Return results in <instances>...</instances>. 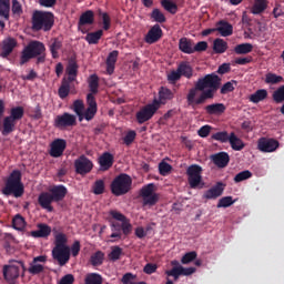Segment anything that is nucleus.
<instances>
[{
    "label": "nucleus",
    "mask_w": 284,
    "mask_h": 284,
    "mask_svg": "<svg viewBox=\"0 0 284 284\" xmlns=\"http://www.w3.org/2000/svg\"><path fill=\"white\" fill-rule=\"evenodd\" d=\"M54 247L51 252L53 261L58 262L60 267L70 263V246H68V236L64 233L55 235Z\"/></svg>",
    "instance_id": "nucleus-3"
},
{
    "label": "nucleus",
    "mask_w": 284,
    "mask_h": 284,
    "mask_svg": "<svg viewBox=\"0 0 284 284\" xmlns=\"http://www.w3.org/2000/svg\"><path fill=\"white\" fill-rule=\"evenodd\" d=\"M12 227L13 230H18V232H22L26 229V219L21 214H17L12 219Z\"/></svg>",
    "instance_id": "nucleus-45"
},
{
    "label": "nucleus",
    "mask_w": 284,
    "mask_h": 284,
    "mask_svg": "<svg viewBox=\"0 0 284 284\" xmlns=\"http://www.w3.org/2000/svg\"><path fill=\"white\" fill-rule=\"evenodd\" d=\"M229 143L232 150H234L235 152H241V150L245 148V142H243V140L236 136V133L234 132L230 133Z\"/></svg>",
    "instance_id": "nucleus-33"
},
{
    "label": "nucleus",
    "mask_w": 284,
    "mask_h": 284,
    "mask_svg": "<svg viewBox=\"0 0 284 284\" xmlns=\"http://www.w3.org/2000/svg\"><path fill=\"white\" fill-rule=\"evenodd\" d=\"M247 179H252V173L250 172V170H245L237 173L234 176L233 181L234 183H242V181H247Z\"/></svg>",
    "instance_id": "nucleus-56"
},
{
    "label": "nucleus",
    "mask_w": 284,
    "mask_h": 284,
    "mask_svg": "<svg viewBox=\"0 0 284 284\" xmlns=\"http://www.w3.org/2000/svg\"><path fill=\"white\" fill-rule=\"evenodd\" d=\"M151 19H153L156 23H165V21H168L165 14H163V12H161L159 9H153L151 12Z\"/></svg>",
    "instance_id": "nucleus-54"
},
{
    "label": "nucleus",
    "mask_w": 284,
    "mask_h": 284,
    "mask_svg": "<svg viewBox=\"0 0 284 284\" xmlns=\"http://www.w3.org/2000/svg\"><path fill=\"white\" fill-rule=\"evenodd\" d=\"M267 10V0H255L251 12L252 14H263Z\"/></svg>",
    "instance_id": "nucleus-41"
},
{
    "label": "nucleus",
    "mask_w": 284,
    "mask_h": 284,
    "mask_svg": "<svg viewBox=\"0 0 284 284\" xmlns=\"http://www.w3.org/2000/svg\"><path fill=\"white\" fill-rule=\"evenodd\" d=\"M225 191V184L223 182H217L216 185L209 189L204 193V199L212 200V199H219V196H223V192Z\"/></svg>",
    "instance_id": "nucleus-25"
},
{
    "label": "nucleus",
    "mask_w": 284,
    "mask_h": 284,
    "mask_svg": "<svg viewBox=\"0 0 284 284\" xmlns=\"http://www.w3.org/2000/svg\"><path fill=\"white\" fill-rule=\"evenodd\" d=\"M45 44L41 41L32 40L22 50L20 65H26L31 59H37V63H45Z\"/></svg>",
    "instance_id": "nucleus-2"
},
{
    "label": "nucleus",
    "mask_w": 284,
    "mask_h": 284,
    "mask_svg": "<svg viewBox=\"0 0 284 284\" xmlns=\"http://www.w3.org/2000/svg\"><path fill=\"white\" fill-rule=\"evenodd\" d=\"M38 230L31 231L30 236L33 239H48L50 234H52V227L45 223H39L37 224Z\"/></svg>",
    "instance_id": "nucleus-23"
},
{
    "label": "nucleus",
    "mask_w": 284,
    "mask_h": 284,
    "mask_svg": "<svg viewBox=\"0 0 284 284\" xmlns=\"http://www.w3.org/2000/svg\"><path fill=\"white\" fill-rule=\"evenodd\" d=\"M0 17L10 21V0H0Z\"/></svg>",
    "instance_id": "nucleus-43"
},
{
    "label": "nucleus",
    "mask_w": 284,
    "mask_h": 284,
    "mask_svg": "<svg viewBox=\"0 0 284 284\" xmlns=\"http://www.w3.org/2000/svg\"><path fill=\"white\" fill-rule=\"evenodd\" d=\"M89 89L91 94L94 97V94L99 93V75L91 74L89 78Z\"/></svg>",
    "instance_id": "nucleus-47"
},
{
    "label": "nucleus",
    "mask_w": 284,
    "mask_h": 284,
    "mask_svg": "<svg viewBox=\"0 0 284 284\" xmlns=\"http://www.w3.org/2000/svg\"><path fill=\"white\" fill-rule=\"evenodd\" d=\"M132 190V178L125 173L115 176L111 183V192L114 196H123Z\"/></svg>",
    "instance_id": "nucleus-7"
},
{
    "label": "nucleus",
    "mask_w": 284,
    "mask_h": 284,
    "mask_svg": "<svg viewBox=\"0 0 284 284\" xmlns=\"http://www.w3.org/2000/svg\"><path fill=\"white\" fill-rule=\"evenodd\" d=\"M17 45H18V42H17V39H14V38H6L4 40H2V42L0 44L1 59H8V57H10L12 54V52H14V48H17Z\"/></svg>",
    "instance_id": "nucleus-17"
},
{
    "label": "nucleus",
    "mask_w": 284,
    "mask_h": 284,
    "mask_svg": "<svg viewBox=\"0 0 284 284\" xmlns=\"http://www.w3.org/2000/svg\"><path fill=\"white\" fill-rule=\"evenodd\" d=\"M135 139H136V131L134 130L128 131L123 138V143L124 145H132Z\"/></svg>",
    "instance_id": "nucleus-60"
},
{
    "label": "nucleus",
    "mask_w": 284,
    "mask_h": 284,
    "mask_svg": "<svg viewBox=\"0 0 284 284\" xmlns=\"http://www.w3.org/2000/svg\"><path fill=\"white\" fill-rule=\"evenodd\" d=\"M252 50H254V45H252V43H241L234 48L235 54H250Z\"/></svg>",
    "instance_id": "nucleus-48"
},
{
    "label": "nucleus",
    "mask_w": 284,
    "mask_h": 284,
    "mask_svg": "<svg viewBox=\"0 0 284 284\" xmlns=\"http://www.w3.org/2000/svg\"><path fill=\"white\" fill-rule=\"evenodd\" d=\"M101 37H103V30H98L95 32H90L85 36V41L89 45H97L99 41H101Z\"/></svg>",
    "instance_id": "nucleus-40"
},
{
    "label": "nucleus",
    "mask_w": 284,
    "mask_h": 284,
    "mask_svg": "<svg viewBox=\"0 0 284 284\" xmlns=\"http://www.w3.org/2000/svg\"><path fill=\"white\" fill-rule=\"evenodd\" d=\"M196 256H199V254L195 251L185 253L181 258V264L189 265V263H192V261H196Z\"/></svg>",
    "instance_id": "nucleus-55"
},
{
    "label": "nucleus",
    "mask_w": 284,
    "mask_h": 284,
    "mask_svg": "<svg viewBox=\"0 0 284 284\" xmlns=\"http://www.w3.org/2000/svg\"><path fill=\"white\" fill-rule=\"evenodd\" d=\"M74 168L77 174H89V172H92V168H94V164L88 159L85 155H80L74 161Z\"/></svg>",
    "instance_id": "nucleus-12"
},
{
    "label": "nucleus",
    "mask_w": 284,
    "mask_h": 284,
    "mask_svg": "<svg viewBox=\"0 0 284 284\" xmlns=\"http://www.w3.org/2000/svg\"><path fill=\"white\" fill-rule=\"evenodd\" d=\"M71 110L77 114L79 121H83V110H85V104L83 100H75L72 104Z\"/></svg>",
    "instance_id": "nucleus-42"
},
{
    "label": "nucleus",
    "mask_w": 284,
    "mask_h": 284,
    "mask_svg": "<svg viewBox=\"0 0 284 284\" xmlns=\"http://www.w3.org/2000/svg\"><path fill=\"white\" fill-rule=\"evenodd\" d=\"M65 148H68V142L63 139H55L50 144L49 154L52 159H59L63 156L65 152Z\"/></svg>",
    "instance_id": "nucleus-14"
},
{
    "label": "nucleus",
    "mask_w": 284,
    "mask_h": 284,
    "mask_svg": "<svg viewBox=\"0 0 284 284\" xmlns=\"http://www.w3.org/2000/svg\"><path fill=\"white\" fill-rule=\"evenodd\" d=\"M21 276V267L17 265H4L3 266V277L8 284H17V281Z\"/></svg>",
    "instance_id": "nucleus-13"
},
{
    "label": "nucleus",
    "mask_w": 284,
    "mask_h": 284,
    "mask_svg": "<svg viewBox=\"0 0 284 284\" xmlns=\"http://www.w3.org/2000/svg\"><path fill=\"white\" fill-rule=\"evenodd\" d=\"M170 172H172V165H170V163L164 161L160 162L159 173L161 174V176H168Z\"/></svg>",
    "instance_id": "nucleus-59"
},
{
    "label": "nucleus",
    "mask_w": 284,
    "mask_h": 284,
    "mask_svg": "<svg viewBox=\"0 0 284 284\" xmlns=\"http://www.w3.org/2000/svg\"><path fill=\"white\" fill-rule=\"evenodd\" d=\"M63 48V39L52 38L49 42V50L52 59H59V50Z\"/></svg>",
    "instance_id": "nucleus-29"
},
{
    "label": "nucleus",
    "mask_w": 284,
    "mask_h": 284,
    "mask_svg": "<svg viewBox=\"0 0 284 284\" xmlns=\"http://www.w3.org/2000/svg\"><path fill=\"white\" fill-rule=\"evenodd\" d=\"M204 110L209 116H221V114L225 113L227 108L223 103H213L204 106Z\"/></svg>",
    "instance_id": "nucleus-26"
},
{
    "label": "nucleus",
    "mask_w": 284,
    "mask_h": 284,
    "mask_svg": "<svg viewBox=\"0 0 284 284\" xmlns=\"http://www.w3.org/2000/svg\"><path fill=\"white\" fill-rule=\"evenodd\" d=\"M67 74L69 75L67 81H77V74H79V64L75 60H70L67 67Z\"/></svg>",
    "instance_id": "nucleus-34"
},
{
    "label": "nucleus",
    "mask_w": 284,
    "mask_h": 284,
    "mask_svg": "<svg viewBox=\"0 0 284 284\" xmlns=\"http://www.w3.org/2000/svg\"><path fill=\"white\" fill-rule=\"evenodd\" d=\"M87 104H88V108L83 112V119H85V121H92V119H94V116H97V112L99 110V108L97 105V98H94V95L92 93H88Z\"/></svg>",
    "instance_id": "nucleus-16"
},
{
    "label": "nucleus",
    "mask_w": 284,
    "mask_h": 284,
    "mask_svg": "<svg viewBox=\"0 0 284 284\" xmlns=\"http://www.w3.org/2000/svg\"><path fill=\"white\" fill-rule=\"evenodd\" d=\"M219 88H221V78L216 73L206 74L197 79L194 88H191L186 94L187 105L192 110H196L197 105H203L205 101L214 99Z\"/></svg>",
    "instance_id": "nucleus-1"
},
{
    "label": "nucleus",
    "mask_w": 284,
    "mask_h": 284,
    "mask_svg": "<svg viewBox=\"0 0 284 284\" xmlns=\"http://www.w3.org/2000/svg\"><path fill=\"white\" fill-rule=\"evenodd\" d=\"M163 37V29L161 26L154 24L144 37L145 43L152 45V43H156Z\"/></svg>",
    "instance_id": "nucleus-18"
},
{
    "label": "nucleus",
    "mask_w": 284,
    "mask_h": 284,
    "mask_svg": "<svg viewBox=\"0 0 284 284\" xmlns=\"http://www.w3.org/2000/svg\"><path fill=\"white\" fill-rule=\"evenodd\" d=\"M43 270H44L43 265L31 262L28 268V272L29 274H32L33 276H36L37 274H41Z\"/></svg>",
    "instance_id": "nucleus-61"
},
{
    "label": "nucleus",
    "mask_w": 284,
    "mask_h": 284,
    "mask_svg": "<svg viewBox=\"0 0 284 284\" xmlns=\"http://www.w3.org/2000/svg\"><path fill=\"white\" fill-rule=\"evenodd\" d=\"M156 190V185L154 183H149L140 190V196L142 199V207H146L150 210L159 203L160 195L154 192Z\"/></svg>",
    "instance_id": "nucleus-8"
},
{
    "label": "nucleus",
    "mask_w": 284,
    "mask_h": 284,
    "mask_svg": "<svg viewBox=\"0 0 284 284\" xmlns=\"http://www.w3.org/2000/svg\"><path fill=\"white\" fill-rule=\"evenodd\" d=\"M161 6L166 12H170V14H176V12H179V6L172 0H162Z\"/></svg>",
    "instance_id": "nucleus-46"
},
{
    "label": "nucleus",
    "mask_w": 284,
    "mask_h": 284,
    "mask_svg": "<svg viewBox=\"0 0 284 284\" xmlns=\"http://www.w3.org/2000/svg\"><path fill=\"white\" fill-rule=\"evenodd\" d=\"M123 256V248L121 246H112L111 252L109 253V261L113 263L119 261Z\"/></svg>",
    "instance_id": "nucleus-49"
},
{
    "label": "nucleus",
    "mask_w": 284,
    "mask_h": 284,
    "mask_svg": "<svg viewBox=\"0 0 284 284\" xmlns=\"http://www.w3.org/2000/svg\"><path fill=\"white\" fill-rule=\"evenodd\" d=\"M168 81L172 85H174V83H176V81H181V73H180L179 69L176 71L173 70L168 74Z\"/></svg>",
    "instance_id": "nucleus-63"
},
{
    "label": "nucleus",
    "mask_w": 284,
    "mask_h": 284,
    "mask_svg": "<svg viewBox=\"0 0 284 284\" xmlns=\"http://www.w3.org/2000/svg\"><path fill=\"white\" fill-rule=\"evenodd\" d=\"M273 101L275 103H284V84L278 87L274 92H273Z\"/></svg>",
    "instance_id": "nucleus-53"
},
{
    "label": "nucleus",
    "mask_w": 284,
    "mask_h": 284,
    "mask_svg": "<svg viewBox=\"0 0 284 284\" xmlns=\"http://www.w3.org/2000/svg\"><path fill=\"white\" fill-rule=\"evenodd\" d=\"M99 165L103 172L110 170L114 165V155L110 152H104L99 158Z\"/></svg>",
    "instance_id": "nucleus-28"
},
{
    "label": "nucleus",
    "mask_w": 284,
    "mask_h": 284,
    "mask_svg": "<svg viewBox=\"0 0 284 284\" xmlns=\"http://www.w3.org/2000/svg\"><path fill=\"white\" fill-rule=\"evenodd\" d=\"M178 71L180 72V77H185V79H192L194 75V70L190 62H181L178 67Z\"/></svg>",
    "instance_id": "nucleus-35"
},
{
    "label": "nucleus",
    "mask_w": 284,
    "mask_h": 284,
    "mask_svg": "<svg viewBox=\"0 0 284 284\" xmlns=\"http://www.w3.org/2000/svg\"><path fill=\"white\" fill-rule=\"evenodd\" d=\"M236 203V200H233L232 196H224L219 200L217 207H230Z\"/></svg>",
    "instance_id": "nucleus-58"
},
{
    "label": "nucleus",
    "mask_w": 284,
    "mask_h": 284,
    "mask_svg": "<svg viewBox=\"0 0 284 284\" xmlns=\"http://www.w3.org/2000/svg\"><path fill=\"white\" fill-rule=\"evenodd\" d=\"M93 23H94V11L87 10L80 16L78 26L79 28H83V26H92Z\"/></svg>",
    "instance_id": "nucleus-30"
},
{
    "label": "nucleus",
    "mask_w": 284,
    "mask_h": 284,
    "mask_svg": "<svg viewBox=\"0 0 284 284\" xmlns=\"http://www.w3.org/2000/svg\"><path fill=\"white\" fill-rule=\"evenodd\" d=\"M59 284H74V275H72V274L64 275L60 280Z\"/></svg>",
    "instance_id": "nucleus-64"
},
{
    "label": "nucleus",
    "mask_w": 284,
    "mask_h": 284,
    "mask_svg": "<svg viewBox=\"0 0 284 284\" xmlns=\"http://www.w3.org/2000/svg\"><path fill=\"white\" fill-rule=\"evenodd\" d=\"M53 125L59 130H63L65 128H74V125H77V115L64 112L55 116Z\"/></svg>",
    "instance_id": "nucleus-11"
},
{
    "label": "nucleus",
    "mask_w": 284,
    "mask_h": 284,
    "mask_svg": "<svg viewBox=\"0 0 284 284\" xmlns=\"http://www.w3.org/2000/svg\"><path fill=\"white\" fill-rule=\"evenodd\" d=\"M265 83L276 85V83H283V77L276 75L275 73H267L265 75Z\"/></svg>",
    "instance_id": "nucleus-52"
},
{
    "label": "nucleus",
    "mask_w": 284,
    "mask_h": 284,
    "mask_svg": "<svg viewBox=\"0 0 284 284\" xmlns=\"http://www.w3.org/2000/svg\"><path fill=\"white\" fill-rule=\"evenodd\" d=\"M216 32H220L221 37H232L234 34V27L225 20H220L216 23Z\"/></svg>",
    "instance_id": "nucleus-27"
},
{
    "label": "nucleus",
    "mask_w": 284,
    "mask_h": 284,
    "mask_svg": "<svg viewBox=\"0 0 284 284\" xmlns=\"http://www.w3.org/2000/svg\"><path fill=\"white\" fill-rule=\"evenodd\" d=\"M33 32H50L54 27V13L36 10L31 18Z\"/></svg>",
    "instance_id": "nucleus-5"
},
{
    "label": "nucleus",
    "mask_w": 284,
    "mask_h": 284,
    "mask_svg": "<svg viewBox=\"0 0 284 284\" xmlns=\"http://www.w3.org/2000/svg\"><path fill=\"white\" fill-rule=\"evenodd\" d=\"M23 183L21 182V171L19 170H13L9 178L6 181V185L2 189V194L6 196H11V194L16 197L19 199L23 196Z\"/></svg>",
    "instance_id": "nucleus-6"
},
{
    "label": "nucleus",
    "mask_w": 284,
    "mask_h": 284,
    "mask_svg": "<svg viewBox=\"0 0 284 284\" xmlns=\"http://www.w3.org/2000/svg\"><path fill=\"white\" fill-rule=\"evenodd\" d=\"M174 99V92L170 90L169 88L161 87L159 91V103L165 105L168 101H172Z\"/></svg>",
    "instance_id": "nucleus-32"
},
{
    "label": "nucleus",
    "mask_w": 284,
    "mask_h": 284,
    "mask_svg": "<svg viewBox=\"0 0 284 284\" xmlns=\"http://www.w3.org/2000/svg\"><path fill=\"white\" fill-rule=\"evenodd\" d=\"M257 146L261 152H276L278 141L275 139L262 138L258 140Z\"/></svg>",
    "instance_id": "nucleus-19"
},
{
    "label": "nucleus",
    "mask_w": 284,
    "mask_h": 284,
    "mask_svg": "<svg viewBox=\"0 0 284 284\" xmlns=\"http://www.w3.org/2000/svg\"><path fill=\"white\" fill-rule=\"evenodd\" d=\"M119 59V51L113 50L106 58V72L108 74H114V68Z\"/></svg>",
    "instance_id": "nucleus-31"
},
{
    "label": "nucleus",
    "mask_w": 284,
    "mask_h": 284,
    "mask_svg": "<svg viewBox=\"0 0 284 284\" xmlns=\"http://www.w3.org/2000/svg\"><path fill=\"white\" fill-rule=\"evenodd\" d=\"M72 81H69L68 79L63 78L61 85L58 90V94L60 99H68V95L70 94V84Z\"/></svg>",
    "instance_id": "nucleus-39"
},
{
    "label": "nucleus",
    "mask_w": 284,
    "mask_h": 284,
    "mask_svg": "<svg viewBox=\"0 0 284 284\" xmlns=\"http://www.w3.org/2000/svg\"><path fill=\"white\" fill-rule=\"evenodd\" d=\"M265 99H267V90L265 89H258L248 97L251 103H261V101H265Z\"/></svg>",
    "instance_id": "nucleus-38"
},
{
    "label": "nucleus",
    "mask_w": 284,
    "mask_h": 284,
    "mask_svg": "<svg viewBox=\"0 0 284 284\" xmlns=\"http://www.w3.org/2000/svg\"><path fill=\"white\" fill-rule=\"evenodd\" d=\"M211 161L216 165V168H227L230 164V154L227 152H219L211 155Z\"/></svg>",
    "instance_id": "nucleus-24"
},
{
    "label": "nucleus",
    "mask_w": 284,
    "mask_h": 284,
    "mask_svg": "<svg viewBox=\"0 0 284 284\" xmlns=\"http://www.w3.org/2000/svg\"><path fill=\"white\" fill-rule=\"evenodd\" d=\"M49 194L53 199L54 203H60L68 195V187L63 184L54 185L49 190Z\"/></svg>",
    "instance_id": "nucleus-20"
},
{
    "label": "nucleus",
    "mask_w": 284,
    "mask_h": 284,
    "mask_svg": "<svg viewBox=\"0 0 284 284\" xmlns=\"http://www.w3.org/2000/svg\"><path fill=\"white\" fill-rule=\"evenodd\" d=\"M109 214L114 221H120V223H122L124 236H130V234H132V223H130V219L116 210H111Z\"/></svg>",
    "instance_id": "nucleus-15"
},
{
    "label": "nucleus",
    "mask_w": 284,
    "mask_h": 284,
    "mask_svg": "<svg viewBox=\"0 0 284 284\" xmlns=\"http://www.w3.org/2000/svg\"><path fill=\"white\" fill-rule=\"evenodd\" d=\"M105 192V182L103 180H98L93 184V194H103Z\"/></svg>",
    "instance_id": "nucleus-57"
},
{
    "label": "nucleus",
    "mask_w": 284,
    "mask_h": 284,
    "mask_svg": "<svg viewBox=\"0 0 284 284\" xmlns=\"http://www.w3.org/2000/svg\"><path fill=\"white\" fill-rule=\"evenodd\" d=\"M111 235L109 240L110 243H116V241H121L123 237V223L110 221Z\"/></svg>",
    "instance_id": "nucleus-22"
},
{
    "label": "nucleus",
    "mask_w": 284,
    "mask_h": 284,
    "mask_svg": "<svg viewBox=\"0 0 284 284\" xmlns=\"http://www.w3.org/2000/svg\"><path fill=\"white\" fill-rule=\"evenodd\" d=\"M186 174L189 176V185L192 190H196L199 185H201L200 187H203V185H205V183H203V176L201 175L203 174V168H201V165H190L186 170Z\"/></svg>",
    "instance_id": "nucleus-10"
},
{
    "label": "nucleus",
    "mask_w": 284,
    "mask_h": 284,
    "mask_svg": "<svg viewBox=\"0 0 284 284\" xmlns=\"http://www.w3.org/2000/svg\"><path fill=\"white\" fill-rule=\"evenodd\" d=\"M84 284H103V276L99 273H89L84 278Z\"/></svg>",
    "instance_id": "nucleus-44"
},
{
    "label": "nucleus",
    "mask_w": 284,
    "mask_h": 284,
    "mask_svg": "<svg viewBox=\"0 0 284 284\" xmlns=\"http://www.w3.org/2000/svg\"><path fill=\"white\" fill-rule=\"evenodd\" d=\"M234 83L236 84V81L232 80L226 83H224L220 90L221 94H229V92H234Z\"/></svg>",
    "instance_id": "nucleus-62"
},
{
    "label": "nucleus",
    "mask_w": 284,
    "mask_h": 284,
    "mask_svg": "<svg viewBox=\"0 0 284 284\" xmlns=\"http://www.w3.org/2000/svg\"><path fill=\"white\" fill-rule=\"evenodd\" d=\"M213 52H215V54H223L227 52V42L221 38H216L213 41Z\"/></svg>",
    "instance_id": "nucleus-37"
},
{
    "label": "nucleus",
    "mask_w": 284,
    "mask_h": 284,
    "mask_svg": "<svg viewBox=\"0 0 284 284\" xmlns=\"http://www.w3.org/2000/svg\"><path fill=\"white\" fill-rule=\"evenodd\" d=\"M213 141H219L220 143H227L230 142V134L227 131H220L211 135Z\"/></svg>",
    "instance_id": "nucleus-51"
},
{
    "label": "nucleus",
    "mask_w": 284,
    "mask_h": 284,
    "mask_svg": "<svg viewBox=\"0 0 284 284\" xmlns=\"http://www.w3.org/2000/svg\"><path fill=\"white\" fill-rule=\"evenodd\" d=\"M105 254L103 252L98 251L91 255L90 263L93 265V267H97L99 265H103V258Z\"/></svg>",
    "instance_id": "nucleus-50"
},
{
    "label": "nucleus",
    "mask_w": 284,
    "mask_h": 284,
    "mask_svg": "<svg viewBox=\"0 0 284 284\" xmlns=\"http://www.w3.org/2000/svg\"><path fill=\"white\" fill-rule=\"evenodd\" d=\"M161 108V102L159 100H153L152 103H149L144 105L140 111L136 112L135 119L140 125H143V123H146V121H150L156 112H159Z\"/></svg>",
    "instance_id": "nucleus-9"
},
{
    "label": "nucleus",
    "mask_w": 284,
    "mask_h": 284,
    "mask_svg": "<svg viewBox=\"0 0 284 284\" xmlns=\"http://www.w3.org/2000/svg\"><path fill=\"white\" fill-rule=\"evenodd\" d=\"M179 49L184 54H194V47L192 45V40H189L187 38L180 39Z\"/></svg>",
    "instance_id": "nucleus-36"
},
{
    "label": "nucleus",
    "mask_w": 284,
    "mask_h": 284,
    "mask_svg": "<svg viewBox=\"0 0 284 284\" xmlns=\"http://www.w3.org/2000/svg\"><path fill=\"white\" fill-rule=\"evenodd\" d=\"M26 110L23 106H14L10 109V114L0 120V132L2 136H9L17 131V124L23 119Z\"/></svg>",
    "instance_id": "nucleus-4"
},
{
    "label": "nucleus",
    "mask_w": 284,
    "mask_h": 284,
    "mask_svg": "<svg viewBox=\"0 0 284 284\" xmlns=\"http://www.w3.org/2000/svg\"><path fill=\"white\" fill-rule=\"evenodd\" d=\"M38 203L42 210H47L48 212H54V207L52 206V203H54V200L50 192H42L38 196Z\"/></svg>",
    "instance_id": "nucleus-21"
}]
</instances>
